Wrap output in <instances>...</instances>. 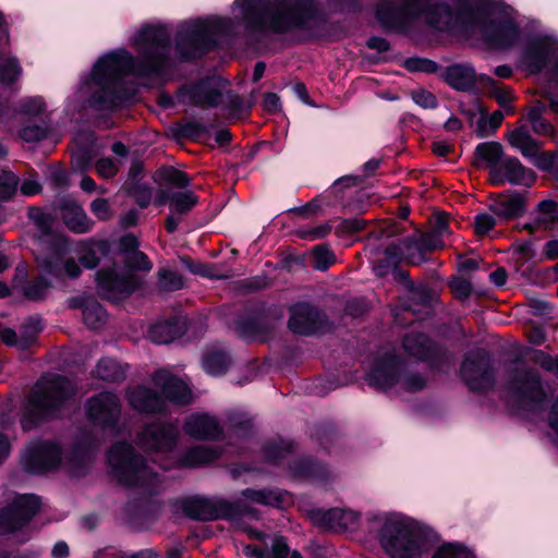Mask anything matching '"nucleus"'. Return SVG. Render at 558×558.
Returning <instances> with one entry per match:
<instances>
[{"mask_svg": "<svg viewBox=\"0 0 558 558\" xmlns=\"http://www.w3.org/2000/svg\"><path fill=\"white\" fill-rule=\"evenodd\" d=\"M355 1L326 0V5L332 12H344ZM374 14L387 33L407 35L423 21L444 33L477 32L494 49L518 46V68L526 75H542L550 87L558 88V35L504 0H379Z\"/></svg>", "mask_w": 558, "mask_h": 558, "instance_id": "obj_1", "label": "nucleus"}, {"mask_svg": "<svg viewBox=\"0 0 558 558\" xmlns=\"http://www.w3.org/2000/svg\"><path fill=\"white\" fill-rule=\"evenodd\" d=\"M444 81L458 92L475 94L478 85L493 84V77L484 73H476L469 62H457L446 66L441 72Z\"/></svg>", "mask_w": 558, "mask_h": 558, "instance_id": "obj_17", "label": "nucleus"}, {"mask_svg": "<svg viewBox=\"0 0 558 558\" xmlns=\"http://www.w3.org/2000/svg\"><path fill=\"white\" fill-rule=\"evenodd\" d=\"M229 430L236 437L248 438L253 430L252 418L242 412H230L227 415Z\"/></svg>", "mask_w": 558, "mask_h": 558, "instance_id": "obj_44", "label": "nucleus"}, {"mask_svg": "<svg viewBox=\"0 0 558 558\" xmlns=\"http://www.w3.org/2000/svg\"><path fill=\"white\" fill-rule=\"evenodd\" d=\"M61 462L59 446L49 440H35L28 445L22 463L29 473L40 474L54 469Z\"/></svg>", "mask_w": 558, "mask_h": 558, "instance_id": "obj_15", "label": "nucleus"}, {"mask_svg": "<svg viewBox=\"0 0 558 558\" xmlns=\"http://www.w3.org/2000/svg\"><path fill=\"white\" fill-rule=\"evenodd\" d=\"M148 473V459L142 456V525L145 521L158 520L163 509V504L160 500L146 497L151 494L147 484Z\"/></svg>", "mask_w": 558, "mask_h": 558, "instance_id": "obj_29", "label": "nucleus"}, {"mask_svg": "<svg viewBox=\"0 0 558 558\" xmlns=\"http://www.w3.org/2000/svg\"><path fill=\"white\" fill-rule=\"evenodd\" d=\"M128 366L113 359H101L93 375L96 379L110 383L123 381L126 378Z\"/></svg>", "mask_w": 558, "mask_h": 558, "instance_id": "obj_33", "label": "nucleus"}, {"mask_svg": "<svg viewBox=\"0 0 558 558\" xmlns=\"http://www.w3.org/2000/svg\"><path fill=\"white\" fill-rule=\"evenodd\" d=\"M171 505L175 511L181 510L186 518L198 522L234 521L244 514L238 501H230L225 498H209L202 495L179 498Z\"/></svg>", "mask_w": 558, "mask_h": 558, "instance_id": "obj_7", "label": "nucleus"}, {"mask_svg": "<svg viewBox=\"0 0 558 558\" xmlns=\"http://www.w3.org/2000/svg\"><path fill=\"white\" fill-rule=\"evenodd\" d=\"M385 258L374 266L377 275L383 276L386 268L395 267L401 262L420 265L425 262V251L417 235L408 236L399 243H392L384 251Z\"/></svg>", "mask_w": 558, "mask_h": 558, "instance_id": "obj_14", "label": "nucleus"}, {"mask_svg": "<svg viewBox=\"0 0 558 558\" xmlns=\"http://www.w3.org/2000/svg\"><path fill=\"white\" fill-rule=\"evenodd\" d=\"M140 88L136 59L120 48L101 54L76 93L95 109H111L131 101Z\"/></svg>", "mask_w": 558, "mask_h": 558, "instance_id": "obj_3", "label": "nucleus"}, {"mask_svg": "<svg viewBox=\"0 0 558 558\" xmlns=\"http://www.w3.org/2000/svg\"><path fill=\"white\" fill-rule=\"evenodd\" d=\"M296 444L294 440L279 437L277 440L266 441L262 446V454L267 463L277 465L289 453L294 452Z\"/></svg>", "mask_w": 558, "mask_h": 558, "instance_id": "obj_35", "label": "nucleus"}, {"mask_svg": "<svg viewBox=\"0 0 558 558\" xmlns=\"http://www.w3.org/2000/svg\"><path fill=\"white\" fill-rule=\"evenodd\" d=\"M23 74L20 60L11 54L0 58V83L11 86L16 83Z\"/></svg>", "mask_w": 558, "mask_h": 558, "instance_id": "obj_42", "label": "nucleus"}, {"mask_svg": "<svg viewBox=\"0 0 558 558\" xmlns=\"http://www.w3.org/2000/svg\"><path fill=\"white\" fill-rule=\"evenodd\" d=\"M311 437L326 451L338 441L339 432L335 423L320 422L313 426Z\"/></svg>", "mask_w": 558, "mask_h": 558, "instance_id": "obj_40", "label": "nucleus"}, {"mask_svg": "<svg viewBox=\"0 0 558 558\" xmlns=\"http://www.w3.org/2000/svg\"><path fill=\"white\" fill-rule=\"evenodd\" d=\"M558 221V205L551 199L542 201L535 213L533 220L525 225V228L534 232L538 228L548 229Z\"/></svg>", "mask_w": 558, "mask_h": 558, "instance_id": "obj_32", "label": "nucleus"}, {"mask_svg": "<svg viewBox=\"0 0 558 558\" xmlns=\"http://www.w3.org/2000/svg\"><path fill=\"white\" fill-rule=\"evenodd\" d=\"M402 345L412 356L429 363L437 367L442 359L447 356V351L433 342L423 333H409L404 336Z\"/></svg>", "mask_w": 558, "mask_h": 558, "instance_id": "obj_22", "label": "nucleus"}, {"mask_svg": "<svg viewBox=\"0 0 558 558\" xmlns=\"http://www.w3.org/2000/svg\"><path fill=\"white\" fill-rule=\"evenodd\" d=\"M186 435L198 440L217 441L225 438V430L216 416L204 412H195L186 417L183 424Z\"/></svg>", "mask_w": 558, "mask_h": 558, "instance_id": "obj_21", "label": "nucleus"}, {"mask_svg": "<svg viewBox=\"0 0 558 558\" xmlns=\"http://www.w3.org/2000/svg\"><path fill=\"white\" fill-rule=\"evenodd\" d=\"M375 392L383 395L390 400L399 399L402 402L410 403L412 409L424 415H440L441 404L435 399H423V388L426 386H369Z\"/></svg>", "mask_w": 558, "mask_h": 558, "instance_id": "obj_12", "label": "nucleus"}, {"mask_svg": "<svg viewBox=\"0 0 558 558\" xmlns=\"http://www.w3.org/2000/svg\"><path fill=\"white\" fill-rule=\"evenodd\" d=\"M324 314L307 302H300L291 306L289 328L298 335H313L317 332L324 323Z\"/></svg>", "mask_w": 558, "mask_h": 558, "instance_id": "obj_20", "label": "nucleus"}, {"mask_svg": "<svg viewBox=\"0 0 558 558\" xmlns=\"http://www.w3.org/2000/svg\"><path fill=\"white\" fill-rule=\"evenodd\" d=\"M545 109V105L538 102L530 108L526 113V120L530 122L533 132L538 135H551L554 133L553 124L543 117Z\"/></svg>", "mask_w": 558, "mask_h": 558, "instance_id": "obj_43", "label": "nucleus"}, {"mask_svg": "<svg viewBox=\"0 0 558 558\" xmlns=\"http://www.w3.org/2000/svg\"><path fill=\"white\" fill-rule=\"evenodd\" d=\"M48 131L49 129L45 123H28L24 124L17 133L20 138H22L24 142L32 143L45 138L48 134Z\"/></svg>", "mask_w": 558, "mask_h": 558, "instance_id": "obj_55", "label": "nucleus"}, {"mask_svg": "<svg viewBox=\"0 0 558 558\" xmlns=\"http://www.w3.org/2000/svg\"><path fill=\"white\" fill-rule=\"evenodd\" d=\"M40 501L35 495H19L0 512V534H10L25 526L39 510Z\"/></svg>", "mask_w": 558, "mask_h": 558, "instance_id": "obj_13", "label": "nucleus"}, {"mask_svg": "<svg viewBox=\"0 0 558 558\" xmlns=\"http://www.w3.org/2000/svg\"><path fill=\"white\" fill-rule=\"evenodd\" d=\"M96 449V441L92 438L77 442L73 450V460L75 462H85L90 459Z\"/></svg>", "mask_w": 558, "mask_h": 558, "instance_id": "obj_63", "label": "nucleus"}, {"mask_svg": "<svg viewBox=\"0 0 558 558\" xmlns=\"http://www.w3.org/2000/svg\"><path fill=\"white\" fill-rule=\"evenodd\" d=\"M169 402L179 407L190 405L194 402L192 386H159Z\"/></svg>", "mask_w": 558, "mask_h": 558, "instance_id": "obj_46", "label": "nucleus"}, {"mask_svg": "<svg viewBox=\"0 0 558 558\" xmlns=\"http://www.w3.org/2000/svg\"><path fill=\"white\" fill-rule=\"evenodd\" d=\"M158 287L162 291H177L183 287V278L171 269H161L158 272Z\"/></svg>", "mask_w": 558, "mask_h": 558, "instance_id": "obj_54", "label": "nucleus"}, {"mask_svg": "<svg viewBox=\"0 0 558 558\" xmlns=\"http://www.w3.org/2000/svg\"><path fill=\"white\" fill-rule=\"evenodd\" d=\"M112 153L119 158H125L128 156V148L121 142H117L111 147ZM121 159L113 160L110 157H102L97 160L95 168L97 173L106 179L114 177L120 168Z\"/></svg>", "mask_w": 558, "mask_h": 558, "instance_id": "obj_39", "label": "nucleus"}, {"mask_svg": "<svg viewBox=\"0 0 558 558\" xmlns=\"http://www.w3.org/2000/svg\"><path fill=\"white\" fill-rule=\"evenodd\" d=\"M404 66L411 72L434 73L437 71V63L425 58H408Z\"/></svg>", "mask_w": 558, "mask_h": 558, "instance_id": "obj_62", "label": "nucleus"}, {"mask_svg": "<svg viewBox=\"0 0 558 558\" xmlns=\"http://www.w3.org/2000/svg\"><path fill=\"white\" fill-rule=\"evenodd\" d=\"M184 267L192 274L202 276L204 278L209 279H221L225 278V276L217 272L216 268L206 263H196L191 260L190 258H182L181 259Z\"/></svg>", "mask_w": 558, "mask_h": 558, "instance_id": "obj_56", "label": "nucleus"}, {"mask_svg": "<svg viewBox=\"0 0 558 558\" xmlns=\"http://www.w3.org/2000/svg\"><path fill=\"white\" fill-rule=\"evenodd\" d=\"M179 102L187 106L216 108L221 106L229 118L242 119L250 105L230 90L229 82L220 76H206L194 84L182 85L177 93Z\"/></svg>", "mask_w": 558, "mask_h": 558, "instance_id": "obj_6", "label": "nucleus"}, {"mask_svg": "<svg viewBox=\"0 0 558 558\" xmlns=\"http://www.w3.org/2000/svg\"><path fill=\"white\" fill-rule=\"evenodd\" d=\"M185 330V323L173 317L167 320H158L153 324L148 331L149 339L157 344L170 343L181 337Z\"/></svg>", "mask_w": 558, "mask_h": 558, "instance_id": "obj_28", "label": "nucleus"}, {"mask_svg": "<svg viewBox=\"0 0 558 558\" xmlns=\"http://www.w3.org/2000/svg\"><path fill=\"white\" fill-rule=\"evenodd\" d=\"M501 172H504L505 179L512 184L526 183L532 177L531 171L526 169L515 157L505 158L499 167V178L502 182L504 178Z\"/></svg>", "mask_w": 558, "mask_h": 558, "instance_id": "obj_37", "label": "nucleus"}, {"mask_svg": "<svg viewBox=\"0 0 558 558\" xmlns=\"http://www.w3.org/2000/svg\"><path fill=\"white\" fill-rule=\"evenodd\" d=\"M85 411L95 425L114 429L120 421L121 404L117 396L105 392L87 400Z\"/></svg>", "mask_w": 558, "mask_h": 558, "instance_id": "obj_18", "label": "nucleus"}, {"mask_svg": "<svg viewBox=\"0 0 558 558\" xmlns=\"http://www.w3.org/2000/svg\"><path fill=\"white\" fill-rule=\"evenodd\" d=\"M330 231L329 223H322L314 227H301L295 230V235L302 240L315 241L325 238Z\"/></svg>", "mask_w": 558, "mask_h": 558, "instance_id": "obj_57", "label": "nucleus"}, {"mask_svg": "<svg viewBox=\"0 0 558 558\" xmlns=\"http://www.w3.org/2000/svg\"><path fill=\"white\" fill-rule=\"evenodd\" d=\"M508 141L512 147L518 149L522 156L526 158L536 157L538 154V142L532 137L525 126H519L510 131Z\"/></svg>", "mask_w": 558, "mask_h": 558, "instance_id": "obj_34", "label": "nucleus"}, {"mask_svg": "<svg viewBox=\"0 0 558 558\" xmlns=\"http://www.w3.org/2000/svg\"><path fill=\"white\" fill-rule=\"evenodd\" d=\"M460 372L465 384L490 380L494 375L490 355L485 350L469 352L461 364Z\"/></svg>", "mask_w": 558, "mask_h": 558, "instance_id": "obj_23", "label": "nucleus"}, {"mask_svg": "<svg viewBox=\"0 0 558 558\" xmlns=\"http://www.w3.org/2000/svg\"><path fill=\"white\" fill-rule=\"evenodd\" d=\"M532 360L545 371L558 374V359H555L543 351H534Z\"/></svg>", "mask_w": 558, "mask_h": 558, "instance_id": "obj_64", "label": "nucleus"}, {"mask_svg": "<svg viewBox=\"0 0 558 558\" xmlns=\"http://www.w3.org/2000/svg\"><path fill=\"white\" fill-rule=\"evenodd\" d=\"M47 271L56 277L68 276L70 278H76L81 272V268L73 258H57L47 264Z\"/></svg>", "mask_w": 558, "mask_h": 558, "instance_id": "obj_49", "label": "nucleus"}, {"mask_svg": "<svg viewBox=\"0 0 558 558\" xmlns=\"http://www.w3.org/2000/svg\"><path fill=\"white\" fill-rule=\"evenodd\" d=\"M149 386H142V416L144 414H161L169 413V400L166 395L148 389Z\"/></svg>", "mask_w": 558, "mask_h": 558, "instance_id": "obj_36", "label": "nucleus"}, {"mask_svg": "<svg viewBox=\"0 0 558 558\" xmlns=\"http://www.w3.org/2000/svg\"><path fill=\"white\" fill-rule=\"evenodd\" d=\"M483 86L488 88L490 96L496 99L500 107L512 102L515 98L512 89L498 85L494 78L493 84H484Z\"/></svg>", "mask_w": 558, "mask_h": 558, "instance_id": "obj_61", "label": "nucleus"}, {"mask_svg": "<svg viewBox=\"0 0 558 558\" xmlns=\"http://www.w3.org/2000/svg\"><path fill=\"white\" fill-rule=\"evenodd\" d=\"M241 496L257 505L282 508L290 497V494L279 488L255 489L248 487L241 492Z\"/></svg>", "mask_w": 558, "mask_h": 558, "instance_id": "obj_30", "label": "nucleus"}, {"mask_svg": "<svg viewBox=\"0 0 558 558\" xmlns=\"http://www.w3.org/2000/svg\"><path fill=\"white\" fill-rule=\"evenodd\" d=\"M489 208L498 220L507 221L524 211V198L517 193L506 195L494 202Z\"/></svg>", "mask_w": 558, "mask_h": 558, "instance_id": "obj_31", "label": "nucleus"}, {"mask_svg": "<svg viewBox=\"0 0 558 558\" xmlns=\"http://www.w3.org/2000/svg\"><path fill=\"white\" fill-rule=\"evenodd\" d=\"M107 319L104 307L94 300H86L83 304V322L89 328L101 327Z\"/></svg>", "mask_w": 558, "mask_h": 558, "instance_id": "obj_45", "label": "nucleus"}, {"mask_svg": "<svg viewBox=\"0 0 558 558\" xmlns=\"http://www.w3.org/2000/svg\"><path fill=\"white\" fill-rule=\"evenodd\" d=\"M502 156V146L497 142L480 143L474 151L476 165L480 166L481 162H485L487 165L490 169L492 181L495 184L501 183V179L499 178V167L504 161Z\"/></svg>", "mask_w": 558, "mask_h": 558, "instance_id": "obj_26", "label": "nucleus"}, {"mask_svg": "<svg viewBox=\"0 0 558 558\" xmlns=\"http://www.w3.org/2000/svg\"><path fill=\"white\" fill-rule=\"evenodd\" d=\"M335 262H336V257L329 248H327L323 245H319L314 250L313 267L316 270L324 271L328 267H330Z\"/></svg>", "mask_w": 558, "mask_h": 558, "instance_id": "obj_58", "label": "nucleus"}, {"mask_svg": "<svg viewBox=\"0 0 558 558\" xmlns=\"http://www.w3.org/2000/svg\"><path fill=\"white\" fill-rule=\"evenodd\" d=\"M510 371L515 373L513 384H541L538 371L523 361H515Z\"/></svg>", "mask_w": 558, "mask_h": 558, "instance_id": "obj_52", "label": "nucleus"}, {"mask_svg": "<svg viewBox=\"0 0 558 558\" xmlns=\"http://www.w3.org/2000/svg\"><path fill=\"white\" fill-rule=\"evenodd\" d=\"M432 558H476V555L464 544L445 543L436 549Z\"/></svg>", "mask_w": 558, "mask_h": 558, "instance_id": "obj_48", "label": "nucleus"}, {"mask_svg": "<svg viewBox=\"0 0 558 558\" xmlns=\"http://www.w3.org/2000/svg\"><path fill=\"white\" fill-rule=\"evenodd\" d=\"M481 407L504 409L510 415L541 414L548 410L550 396L544 386H468Z\"/></svg>", "mask_w": 558, "mask_h": 558, "instance_id": "obj_5", "label": "nucleus"}, {"mask_svg": "<svg viewBox=\"0 0 558 558\" xmlns=\"http://www.w3.org/2000/svg\"><path fill=\"white\" fill-rule=\"evenodd\" d=\"M151 202L157 206L166 203L169 204L170 214L166 221V229L169 233H173L177 231L183 217L197 204L198 197L189 190L181 192L158 190L154 193L151 189L142 184V208Z\"/></svg>", "mask_w": 558, "mask_h": 558, "instance_id": "obj_9", "label": "nucleus"}, {"mask_svg": "<svg viewBox=\"0 0 558 558\" xmlns=\"http://www.w3.org/2000/svg\"><path fill=\"white\" fill-rule=\"evenodd\" d=\"M137 238L134 234H125L120 239V254L126 264L121 272L109 276L105 272L99 275L100 283L109 289H117L121 292H130L137 277L140 257L137 253Z\"/></svg>", "mask_w": 558, "mask_h": 558, "instance_id": "obj_10", "label": "nucleus"}, {"mask_svg": "<svg viewBox=\"0 0 558 558\" xmlns=\"http://www.w3.org/2000/svg\"><path fill=\"white\" fill-rule=\"evenodd\" d=\"M43 329L41 320L39 318H28L20 329L21 340L19 342V348L21 350L27 349L32 343H34L37 335Z\"/></svg>", "mask_w": 558, "mask_h": 558, "instance_id": "obj_53", "label": "nucleus"}, {"mask_svg": "<svg viewBox=\"0 0 558 558\" xmlns=\"http://www.w3.org/2000/svg\"><path fill=\"white\" fill-rule=\"evenodd\" d=\"M231 363L230 351L220 343L208 345L202 356V368L211 377H219L226 374Z\"/></svg>", "mask_w": 558, "mask_h": 558, "instance_id": "obj_25", "label": "nucleus"}, {"mask_svg": "<svg viewBox=\"0 0 558 558\" xmlns=\"http://www.w3.org/2000/svg\"><path fill=\"white\" fill-rule=\"evenodd\" d=\"M60 215L65 226L75 233H85L93 228L94 222L75 201H64L60 207Z\"/></svg>", "mask_w": 558, "mask_h": 558, "instance_id": "obj_27", "label": "nucleus"}, {"mask_svg": "<svg viewBox=\"0 0 558 558\" xmlns=\"http://www.w3.org/2000/svg\"><path fill=\"white\" fill-rule=\"evenodd\" d=\"M232 16L206 14L180 21L171 43L166 25L142 24V87L157 88L177 77L179 63L194 62L222 44L243 37L252 44L310 27L322 13L319 0H233Z\"/></svg>", "mask_w": 558, "mask_h": 558, "instance_id": "obj_2", "label": "nucleus"}, {"mask_svg": "<svg viewBox=\"0 0 558 558\" xmlns=\"http://www.w3.org/2000/svg\"><path fill=\"white\" fill-rule=\"evenodd\" d=\"M108 461L121 485L135 486L138 482V461L133 447L118 442L108 452Z\"/></svg>", "mask_w": 558, "mask_h": 558, "instance_id": "obj_16", "label": "nucleus"}, {"mask_svg": "<svg viewBox=\"0 0 558 558\" xmlns=\"http://www.w3.org/2000/svg\"><path fill=\"white\" fill-rule=\"evenodd\" d=\"M279 317L260 310L245 311L234 320L232 328L246 341H266L277 327Z\"/></svg>", "mask_w": 558, "mask_h": 558, "instance_id": "obj_11", "label": "nucleus"}, {"mask_svg": "<svg viewBox=\"0 0 558 558\" xmlns=\"http://www.w3.org/2000/svg\"><path fill=\"white\" fill-rule=\"evenodd\" d=\"M108 243L106 241H96L84 243V255L81 257L82 264L86 268H95L99 263V255L106 253Z\"/></svg>", "mask_w": 558, "mask_h": 558, "instance_id": "obj_51", "label": "nucleus"}, {"mask_svg": "<svg viewBox=\"0 0 558 558\" xmlns=\"http://www.w3.org/2000/svg\"><path fill=\"white\" fill-rule=\"evenodd\" d=\"M438 541L434 529L401 514L387 517L378 530V542L390 558H422L425 547Z\"/></svg>", "mask_w": 558, "mask_h": 558, "instance_id": "obj_4", "label": "nucleus"}, {"mask_svg": "<svg viewBox=\"0 0 558 558\" xmlns=\"http://www.w3.org/2000/svg\"><path fill=\"white\" fill-rule=\"evenodd\" d=\"M156 179L165 184L184 189L190 185L189 177L172 167H163L156 172Z\"/></svg>", "mask_w": 558, "mask_h": 558, "instance_id": "obj_50", "label": "nucleus"}, {"mask_svg": "<svg viewBox=\"0 0 558 558\" xmlns=\"http://www.w3.org/2000/svg\"><path fill=\"white\" fill-rule=\"evenodd\" d=\"M340 515L341 513L338 511V508H313L307 511L311 522L323 530H337Z\"/></svg>", "mask_w": 558, "mask_h": 558, "instance_id": "obj_41", "label": "nucleus"}, {"mask_svg": "<svg viewBox=\"0 0 558 558\" xmlns=\"http://www.w3.org/2000/svg\"><path fill=\"white\" fill-rule=\"evenodd\" d=\"M293 480L326 483L330 477L328 465L313 457H301L288 464Z\"/></svg>", "mask_w": 558, "mask_h": 558, "instance_id": "obj_24", "label": "nucleus"}, {"mask_svg": "<svg viewBox=\"0 0 558 558\" xmlns=\"http://www.w3.org/2000/svg\"><path fill=\"white\" fill-rule=\"evenodd\" d=\"M17 177L10 171L0 172V199H9L16 192Z\"/></svg>", "mask_w": 558, "mask_h": 558, "instance_id": "obj_60", "label": "nucleus"}, {"mask_svg": "<svg viewBox=\"0 0 558 558\" xmlns=\"http://www.w3.org/2000/svg\"><path fill=\"white\" fill-rule=\"evenodd\" d=\"M217 458L214 449L198 446L190 449L183 457V463L190 468L201 466L213 462Z\"/></svg>", "mask_w": 558, "mask_h": 558, "instance_id": "obj_47", "label": "nucleus"}, {"mask_svg": "<svg viewBox=\"0 0 558 558\" xmlns=\"http://www.w3.org/2000/svg\"><path fill=\"white\" fill-rule=\"evenodd\" d=\"M38 389L28 398L22 417V427L31 429L38 421L52 416L57 410L69 404L75 386H36Z\"/></svg>", "mask_w": 558, "mask_h": 558, "instance_id": "obj_8", "label": "nucleus"}, {"mask_svg": "<svg viewBox=\"0 0 558 558\" xmlns=\"http://www.w3.org/2000/svg\"><path fill=\"white\" fill-rule=\"evenodd\" d=\"M178 442L175 427L168 423L142 424V456L147 449L156 453L171 452Z\"/></svg>", "mask_w": 558, "mask_h": 558, "instance_id": "obj_19", "label": "nucleus"}, {"mask_svg": "<svg viewBox=\"0 0 558 558\" xmlns=\"http://www.w3.org/2000/svg\"><path fill=\"white\" fill-rule=\"evenodd\" d=\"M16 112L28 119L44 120L50 116L48 104L41 96H29L21 99Z\"/></svg>", "mask_w": 558, "mask_h": 558, "instance_id": "obj_38", "label": "nucleus"}, {"mask_svg": "<svg viewBox=\"0 0 558 558\" xmlns=\"http://www.w3.org/2000/svg\"><path fill=\"white\" fill-rule=\"evenodd\" d=\"M140 517L138 498L130 499L120 511V520L129 526H135Z\"/></svg>", "mask_w": 558, "mask_h": 558, "instance_id": "obj_59", "label": "nucleus"}]
</instances>
